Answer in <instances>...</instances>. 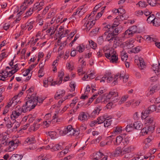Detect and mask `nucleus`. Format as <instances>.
<instances>
[{"label":"nucleus","mask_w":160,"mask_h":160,"mask_svg":"<svg viewBox=\"0 0 160 160\" xmlns=\"http://www.w3.org/2000/svg\"><path fill=\"white\" fill-rule=\"evenodd\" d=\"M93 14L91 12L89 15H87L82 21V28L87 32H88L96 23L95 18Z\"/></svg>","instance_id":"nucleus-1"},{"label":"nucleus","mask_w":160,"mask_h":160,"mask_svg":"<svg viewBox=\"0 0 160 160\" xmlns=\"http://www.w3.org/2000/svg\"><path fill=\"white\" fill-rule=\"evenodd\" d=\"M93 14L91 12L89 15H87L82 21V28L87 32H88L96 23L95 18Z\"/></svg>","instance_id":"nucleus-2"},{"label":"nucleus","mask_w":160,"mask_h":160,"mask_svg":"<svg viewBox=\"0 0 160 160\" xmlns=\"http://www.w3.org/2000/svg\"><path fill=\"white\" fill-rule=\"evenodd\" d=\"M93 14L91 12L89 15H87L82 21V28L87 32H88L96 23L95 18Z\"/></svg>","instance_id":"nucleus-3"},{"label":"nucleus","mask_w":160,"mask_h":160,"mask_svg":"<svg viewBox=\"0 0 160 160\" xmlns=\"http://www.w3.org/2000/svg\"><path fill=\"white\" fill-rule=\"evenodd\" d=\"M118 93L116 91H112L110 92L106 97L103 96L98 98L95 103H97L101 102L102 103H106L111 99L114 102H116L118 101Z\"/></svg>","instance_id":"nucleus-4"},{"label":"nucleus","mask_w":160,"mask_h":160,"mask_svg":"<svg viewBox=\"0 0 160 160\" xmlns=\"http://www.w3.org/2000/svg\"><path fill=\"white\" fill-rule=\"evenodd\" d=\"M6 136H3L2 138L0 140V144L4 146H8L7 149L8 152L12 151L17 148L19 142V141L18 139H16L8 142L6 140Z\"/></svg>","instance_id":"nucleus-5"},{"label":"nucleus","mask_w":160,"mask_h":160,"mask_svg":"<svg viewBox=\"0 0 160 160\" xmlns=\"http://www.w3.org/2000/svg\"><path fill=\"white\" fill-rule=\"evenodd\" d=\"M28 98H29L28 100L22 107V111L24 113L34 109L37 105L36 102L34 101V96H31L30 98L28 97Z\"/></svg>","instance_id":"nucleus-6"},{"label":"nucleus","mask_w":160,"mask_h":160,"mask_svg":"<svg viewBox=\"0 0 160 160\" xmlns=\"http://www.w3.org/2000/svg\"><path fill=\"white\" fill-rule=\"evenodd\" d=\"M105 56L112 63H117L118 62V56L113 49H108L107 52L105 53Z\"/></svg>","instance_id":"nucleus-7"},{"label":"nucleus","mask_w":160,"mask_h":160,"mask_svg":"<svg viewBox=\"0 0 160 160\" xmlns=\"http://www.w3.org/2000/svg\"><path fill=\"white\" fill-rule=\"evenodd\" d=\"M23 112L22 108L21 109L20 106H17L15 110L13 111L12 114L11 115L10 117L12 120H15V119L18 117Z\"/></svg>","instance_id":"nucleus-8"},{"label":"nucleus","mask_w":160,"mask_h":160,"mask_svg":"<svg viewBox=\"0 0 160 160\" xmlns=\"http://www.w3.org/2000/svg\"><path fill=\"white\" fill-rule=\"evenodd\" d=\"M137 28L136 26H133L129 28L124 33V37L125 38L132 37L133 34L137 32Z\"/></svg>","instance_id":"nucleus-9"},{"label":"nucleus","mask_w":160,"mask_h":160,"mask_svg":"<svg viewBox=\"0 0 160 160\" xmlns=\"http://www.w3.org/2000/svg\"><path fill=\"white\" fill-rule=\"evenodd\" d=\"M74 132V129L72 128V126L69 125L66 128H65L63 130L60 131V134L62 136L68 134V135H72V132Z\"/></svg>","instance_id":"nucleus-10"},{"label":"nucleus","mask_w":160,"mask_h":160,"mask_svg":"<svg viewBox=\"0 0 160 160\" xmlns=\"http://www.w3.org/2000/svg\"><path fill=\"white\" fill-rule=\"evenodd\" d=\"M125 73L124 71L121 72L120 73H117L116 75L114 76L113 81L112 82L111 85L112 86H114L118 84L117 80L119 76L120 79H122L123 78L126 77L125 76Z\"/></svg>","instance_id":"nucleus-11"},{"label":"nucleus","mask_w":160,"mask_h":160,"mask_svg":"<svg viewBox=\"0 0 160 160\" xmlns=\"http://www.w3.org/2000/svg\"><path fill=\"white\" fill-rule=\"evenodd\" d=\"M154 128L151 126H148L144 127L141 130V133L142 136H145L149 133H152Z\"/></svg>","instance_id":"nucleus-12"},{"label":"nucleus","mask_w":160,"mask_h":160,"mask_svg":"<svg viewBox=\"0 0 160 160\" xmlns=\"http://www.w3.org/2000/svg\"><path fill=\"white\" fill-rule=\"evenodd\" d=\"M34 21L29 20L24 25H22L21 28L22 29L26 30L27 29L29 31L31 30L33 28Z\"/></svg>","instance_id":"nucleus-13"},{"label":"nucleus","mask_w":160,"mask_h":160,"mask_svg":"<svg viewBox=\"0 0 160 160\" xmlns=\"http://www.w3.org/2000/svg\"><path fill=\"white\" fill-rule=\"evenodd\" d=\"M104 35L107 36L106 40L109 42H110L113 41L114 39L116 40H118V38L115 36L111 32H109L108 33V32H104Z\"/></svg>","instance_id":"nucleus-14"},{"label":"nucleus","mask_w":160,"mask_h":160,"mask_svg":"<svg viewBox=\"0 0 160 160\" xmlns=\"http://www.w3.org/2000/svg\"><path fill=\"white\" fill-rule=\"evenodd\" d=\"M133 42L134 40L132 39H130L129 40L124 42L122 45L123 46V48L125 49H128L132 48L134 46L133 44Z\"/></svg>","instance_id":"nucleus-15"},{"label":"nucleus","mask_w":160,"mask_h":160,"mask_svg":"<svg viewBox=\"0 0 160 160\" xmlns=\"http://www.w3.org/2000/svg\"><path fill=\"white\" fill-rule=\"evenodd\" d=\"M158 88V87L156 85H154L152 87H150L148 91H147V96L149 97L150 95H152L155 92Z\"/></svg>","instance_id":"nucleus-16"},{"label":"nucleus","mask_w":160,"mask_h":160,"mask_svg":"<svg viewBox=\"0 0 160 160\" xmlns=\"http://www.w3.org/2000/svg\"><path fill=\"white\" fill-rule=\"evenodd\" d=\"M135 58V62H136L138 61L139 62V68L141 69H143L145 68V63L144 62L143 58L141 57L138 58V57Z\"/></svg>","instance_id":"nucleus-17"},{"label":"nucleus","mask_w":160,"mask_h":160,"mask_svg":"<svg viewBox=\"0 0 160 160\" xmlns=\"http://www.w3.org/2000/svg\"><path fill=\"white\" fill-rule=\"evenodd\" d=\"M123 151V148L122 149L121 147H118L115 149V151L112 152V156L114 157L119 156L122 154Z\"/></svg>","instance_id":"nucleus-18"},{"label":"nucleus","mask_w":160,"mask_h":160,"mask_svg":"<svg viewBox=\"0 0 160 160\" xmlns=\"http://www.w3.org/2000/svg\"><path fill=\"white\" fill-rule=\"evenodd\" d=\"M78 119L82 122H84L88 119L87 114L83 112L80 113L78 116Z\"/></svg>","instance_id":"nucleus-19"},{"label":"nucleus","mask_w":160,"mask_h":160,"mask_svg":"<svg viewBox=\"0 0 160 160\" xmlns=\"http://www.w3.org/2000/svg\"><path fill=\"white\" fill-rule=\"evenodd\" d=\"M86 12V9L84 8L83 6H81L78 8L76 13L79 14V16H81Z\"/></svg>","instance_id":"nucleus-20"},{"label":"nucleus","mask_w":160,"mask_h":160,"mask_svg":"<svg viewBox=\"0 0 160 160\" xmlns=\"http://www.w3.org/2000/svg\"><path fill=\"white\" fill-rule=\"evenodd\" d=\"M65 94V91L63 90L58 91L55 95V99H58L62 97Z\"/></svg>","instance_id":"nucleus-21"},{"label":"nucleus","mask_w":160,"mask_h":160,"mask_svg":"<svg viewBox=\"0 0 160 160\" xmlns=\"http://www.w3.org/2000/svg\"><path fill=\"white\" fill-rule=\"evenodd\" d=\"M101 109L99 106L96 107L94 111L91 114V117L92 118H94L97 115H98Z\"/></svg>","instance_id":"nucleus-22"},{"label":"nucleus","mask_w":160,"mask_h":160,"mask_svg":"<svg viewBox=\"0 0 160 160\" xmlns=\"http://www.w3.org/2000/svg\"><path fill=\"white\" fill-rule=\"evenodd\" d=\"M154 118L152 117H148L145 119L144 123L147 126L152 124L154 121Z\"/></svg>","instance_id":"nucleus-23"},{"label":"nucleus","mask_w":160,"mask_h":160,"mask_svg":"<svg viewBox=\"0 0 160 160\" xmlns=\"http://www.w3.org/2000/svg\"><path fill=\"white\" fill-rule=\"evenodd\" d=\"M134 149V148L133 146H130L127 147H126L125 146H124L123 148V151L128 153L133 151Z\"/></svg>","instance_id":"nucleus-24"},{"label":"nucleus","mask_w":160,"mask_h":160,"mask_svg":"<svg viewBox=\"0 0 160 160\" xmlns=\"http://www.w3.org/2000/svg\"><path fill=\"white\" fill-rule=\"evenodd\" d=\"M122 127H121L117 126L113 128V131L112 133L116 135L120 133L122 131Z\"/></svg>","instance_id":"nucleus-25"},{"label":"nucleus","mask_w":160,"mask_h":160,"mask_svg":"<svg viewBox=\"0 0 160 160\" xmlns=\"http://www.w3.org/2000/svg\"><path fill=\"white\" fill-rule=\"evenodd\" d=\"M112 118V117L110 116L108 118H106L105 121L104 122V125L105 127H108L110 125L112 122V120L111 119Z\"/></svg>","instance_id":"nucleus-26"},{"label":"nucleus","mask_w":160,"mask_h":160,"mask_svg":"<svg viewBox=\"0 0 160 160\" xmlns=\"http://www.w3.org/2000/svg\"><path fill=\"white\" fill-rule=\"evenodd\" d=\"M108 118V117H107L105 115L100 117L97 119L98 123L100 124L103 123L105 121L106 118Z\"/></svg>","instance_id":"nucleus-27"},{"label":"nucleus","mask_w":160,"mask_h":160,"mask_svg":"<svg viewBox=\"0 0 160 160\" xmlns=\"http://www.w3.org/2000/svg\"><path fill=\"white\" fill-rule=\"evenodd\" d=\"M58 25H57L56 28H55V26H52L49 29L47 30V32L48 33L51 32L50 35H52L54 34L58 28Z\"/></svg>","instance_id":"nucleus-28"},{"label":"nucleus","mask_w":160,"mask_h":160,"mask_svg":"<svg viewBox=\"0 0 160 160\" xmlns=\"http://www.w3.org/2000/svg\"><path fill=\"white\" fill-rule=\"evenodd\" d=\"M149 114L150 113L147 109L143 110L141 113V118L142 119L144 120L148 117V116Z\"/></svg>","instance_id":"nucleus-29"},{"label":"nucleus","mask_w":160,"mask_h":160,"mask_svg":"<svg viewBox=\"0 0 160 160\" xmlns=\"http://www.w3.org/2000/svg\"><path fill=\"white\" fill-rule=\"evenodd\" d=\"M142 124L139 121H137L134 123V128L136 129H140L142 127Z\"/></svg>","instance_id":"nucleus-30"},{"label":"nucleus","mask_w":160,"mask_h":160,"mask_svg":"<svg viewBox=\"0 0 160 160\" xmlns=\"http://www.w3.org/2000/svg\"><path fill=\"white\" fill-rule=\"evenodd\" d=\"M53 144L52 143V145L53 147L52 148V149L54 151L62 150L63 149L62 146L59 144H55L54 146H53Z\"/></svg>","instance_id":"nucleus-31"},{"label":"nucleus","mask_w":160,"mask_h":160,"mask_svg":"<svg viewBox=\"0 0 160 160\" xmlns=\"http://www.w3.org/2000/svg\"><path fill=\"white\" fill-rule=\"evenodd\" d=\"M105 78H106V81L108 83L112 82L113 81L114 77H113L111 75L108 74H105Z\"/></svg>","instance_id":"nucleus-32"},{"label":"nucleus","mask_w":160,"mask_h":160,"mask_svg":"<svg viewBox=\"0 0 160 160\" xmlns=\"http://www.w3.org/2000/svg\"><path fill=\"white\" fill-rule=\"evenodd\" d=\"M22 156L19 154H13L11 157V160H21Z\"/></svg>","instance_id":"nucleus-33"},{"label":"nucleus","mask_w":160,"mask_h":160,"mask_svg":"<svg viewBox=\"0 0 160 160\" xmlns=\"http://www.w3.org/2000/svg\"><path fill=\"white\" fill-rule=\"evenodd\" d=\"M121 56L122 61H125L127 60L128 58L127 54L123 50L121 52Z\"/></svg>","instance_id":"nucleus-34"},{"label":"nucleus","mask_w":160,"mask_h":160,"mask_svg":"<svg viewBox=\"0 0 160 160\" xmlns=\"http://www.w3.org/2000/svg\"><path fill=\"white\" fill-rule=\"evenodd\" d=\"M25 141L28 144L34 143L35 142V137L33 136L28 137L26 139Z\"/></svg>","instance_id":"nucleus-35"},{"label":"nucleus","mask_w":160,"mask_h":160,"mask_svg":"<svg viewBox=\"0 0 160 160\" xmlns=\"http://www.w3.org/2000/svg\"><path fill=\"white\" fill-rule=\"evenodd\" d=\"M32 8H29V9L26 12L25 14L23 15L24 16L23 18H25V19L26 18H28L33 13V12L32 11Z\"/></svg>","instance_id":"nucleus-36"},{"label":"nucleus","mask_w":160,"mask_h":160,"mask_svg":"<svg viewBox=\"0 0 160 160\" xmlns=\"http://www.w3.org/2000/svg\"><path fill=\"white\" fill-rule=\"evenodd\" d=\"M64 75V73L63 71H61L58 72V76L59 78V81H58L59 85L61 83Z\"/></svg>","instance_id":"nucleus-37"},{"label":"nucleus","mask_w":160,"mask_h":160,"mask_svg":"<svg viewBox=\"0 0 160 160\" xmlns=\"http://www.w3.org/2000/svg\"><path fill=\"white\" fill-rule=\"evenodd\" d=\"M106 7L104 6L101 8V11L98 13L97 14L96 16L95 20H96L98 19L102 16L103 13V11L104 10Z\"/></svg>","instance_id":"nucleus-38"},{"label":"nucleus","mask_w":160,"mask_h":160,"mask_svg":"<svg viewBox=\"0 0 160 160\" xmlns=\"http://www.w3.org/2000/svg\"><path fill=\"white\" fill-rule=\"evenodd\" d=\"M47 135H48L52 139H54L56 138L57 132L54 131H50L46 132Z\"/></svg>","instance_id":"nucleus-39"},{"label":"nucleus","mask_w":160,"mask_h":160,"mask_svg":"<svg viewBox=\"0 0 160 160\" xmlns=\"http://www.w3.org/2000/svg\"><path fill=\"white\" fill-rule=\"evenodd\" d=\"M124 14H122V15L119 14V15L115 19V22H116V20L119 22V21L123 20L126 19V17H124Z\"/></svg>","instance_id":"nucleus-40"},{"label":"nucleus","mask_w":160,"mask_h":160,"mask_svg":"<svg viewBox=\"0 0 160 160\" xmlns=\"http://www.w3.org/2000/svg\"><path fill=\"white\" fill-rule=\"evenodd\" d=\"M136 5H138L140 7L143 8H146L148 5V4H147V3L145 2L144 1H140L137 3Z\"/></svg>","instance_id":"nucleus-41"},{"label":"nucleus","mask_w":160,"mask_h":160,"mask_svg":"<svg viewBox=\"0 0 160 160\" xmlns=\"http://www.w3.org/2000/svg\"><path fill=\"white\" fill-rule=\"evenodd\" d=\"M155 17V16L153 14L150 15L147 18V21L149 23H151L152 22L153 24Z\"/></svg>","instance_id":"nucleus-42"},{"label":"nucleus","mask_w":160,"mask_h":160,"mask_svg":"<svg viewBox=\"0 0 160 160\" xmlns=\"http://www.w3.org/2000/svg\"><path fill=\"white\" fill-rule=\"evenodd\" d=\"M150 113L155 111L156 112V106L155 105H152L149 106L147 109Z\"/></svg>","instance_id":"nucleus-43"},{"label":"nucleus","mask_w":160,"mask_h":160,"mask_svg":"<svg viewBox=\"0 0 160 160\" xmlns=\"http://www.w3.org/2000/svg\"><path fill=\"white\" fill-rule=\"evenodd\" d=\"M134 128V123L128 125L126 127V130L127 132H129L132 131Z\"/></svg>","instance_id":"nucleus-44"},{"label":"nucleus","mask_w":160,"mask_h":160,"mask_svg":"<svg viewBox=\"0 0 160 160\" xmlns=\"http://www.w3.org/2000/svg\"><path fill=\"white\" fill-rule=\"evenodd\" d=\"M153 25L155 26H158L160 25V19L157 17H155L154 21L153 22Z\"/></svg>","instance_id":"nucleus-45"},{"label":"nucleus","mask_w":160,"mask_h":160,"mask_svg":"<svg viewBox=\"0 0 160 160\" xmlns=\"http://www.w3.org/2000/svg\"><path fill=\"white\" fill-rule=\"evenodd\" d=\"M2 78H4V79L8 76V72L6 70H3L0 72Z\"/></svg>","instance_id":"nucleus-46"},{"label":"nucleus","mask_w":160,"mask_h":160,"mask_svg":"<svg viewBox=\"0 0 160 160\" xmlns=\"http://www.w3.org/2000/svg\"><path fill=\"white\" fill-rule=\"evenodd\" d=\"M123 138L121 136H118L116 139V143H114V144L115 145H119L123 140Z\"/></svg>","instance_id":"nucleus-47"},{"label":"nucleus","mask_w":160,"mask_h":160,"mask_svg":"<svg viewBox=\"0 0 160 160\" xmlns=\"http://www.w3.org/2000/svg\"><path fill=\"white\" fill-rule=\"evenodd\" d=\"M89 42L91 48L94 49H96L97 47V44L96 43L91 40L89 41Z\"/></svg>","instance_id":"nucleus-48"},{"label":"nucleus","mask_w":160,"mask_h":160,"mask_svg":"<svg viewBox=\"0 0 160 160\" xmlns=\"http://www.w3.org/2000/svg\"><path fill=\"white\" fill-rule=\"evenodd\" d=\"M102 153L100 152H98L95 153L94 156V159L96 160H98L102 157Z\"/></svg>","instance_id":"nucleus-49"},{"label":"nucleus","mask_w":160,"mask_h":160,"mask_svg":"<svg viewBox=\"0 0 160 160\" xmlns=\"http://www.w3.org/2000/svg\"><path fill=\"white\" fill-rule=\"evenodd\" d=\"M130 137L128 136H126V137L124 138L122 142L124 145H126L129 143L130 142Z\"/></svg>","instance_id":"nucleus-50"},{"label":"nucleus","mask_w":160,"mask_h":160,"mask_svg":"<svg viewBox=\"0 0 160 160\" xmlns=\"http://www.w3.org/2000/svg\"><path fill=\"white\" fill-rule=\"evenodd\" d=\"M111 26L109 25H107L105 26L103 28V30L107 32H112Z\"/></svg>","instance_id":"nucleus-51"},{"label":"nucleus","mask_w":160,"mask_h":160,"mask_svg":"<svg viewBox=\"0 0 160 160\" xmlns=\"http://www.w3.org/2000/svg\"><path fill=\"white\" fill-rule=\"evenodd\" d=\"M144 39L148 41H155V38H152L149 36H145L144 37Z\"/></svg>","instance_id":"nucleus-52"},{"label":"nucleus","mask_w":160,"mask_h":160,"mask_svg":"<svg viewBox=\"0 0 160 160\" xmlns=\"http://www.w3.org/2000/svg\"><path fill=\"white\" fill-rule=\"evenodd\" d=\"M99 29V28H97L92 29V31L90 32V35H94L95 34H97V33L98 32Z\"/></svg>","instance_id":"nucleus-53"},{"label":"nucleus","mask_w":160,"mask_h":160,"mask_svg":"<svg viewBox=\"0 0 160 160\" xmlns=\"http://www.w3.org/2000/svg\"><path fill=\"white\" fill-rule=\"evenodd\" d=\"M76 49L79 52L81 53L82 52L84 51L85 48L84 46L79 45L77 47Z\"/></svg>","instance_id":"nucleus-54"},{"label":"nucleus","mask_w":160,"mask_h":160,"mask_svg":"<svg viewBox=\"0 0 160 160\" xmlns=\"http://www.w3.org/2000/svg\"><path fill=\"white\" fill-rule=\"evenodd\" d=\"M114 22H115V20ZM114 23L112 26H111V28L110 29H111L112 31L114 28H116L119 24V22L117 20H116V22H114Z\"/></svg>","instance_id":"nucleus-55"},{"label":"nucleus","mask_w":160,"mask_h":160,"mask_svg":"<svg viewBox=\"0 0 160 160\" xmlns=\"http://www.w3.org/2000/svg\"><path fill=\"white\" fill-rule=\"evenodd\" d=\"M102 5V3H100L99 4L96 5L94 8V10H97L98 11H101V8Z\"/></svg>","instance_id":"nucleus-56"},{"label":"nucleus","mask_w":160,"mask_h":160,"mask_svg":"<svg viewBox=\"0 0 160 160\" xmlns=\"http://www.w3.org/2000/svg\"><path fill=\"white\" fill-rule=\"evenodd\" d=\"M118 38V40H116L114 39L113 41L114 44L116 46H119L120 45V42H122V40L120 38L118 37H116Z\"/></svg>","instance_id":"nucleus-57"},{"label":"nucleus","mask_w":160,"mask_h":160,"mask_svg":"<svg viewBox=\"0 0 160 160\" xmlns=\"http://www.w3.org/2000/svg\"><path fill=\"white\" fill-rule=\"evenodd\" d=\"M51 158L50 155H47L46 157L42 158V156H39L38 158V160H49V158Z\"/></svg>","instance_id":"nucleus-58"},{"label":"nucleus","mask_w":160,"mask_h":160,"mask_svg":"<svg viewBox=\"0 0 160 160\" xmlns=\"http://www.w3.org/2000/svg\"><path fill=\"white\" fill-rule=\"evenodd\" d=\"M128 98V95H125L122 97V98L119 101V103L120 104H121L123 103L124 102L126 101L127 99Z\"/></svg>","instance_id":"nucleus-59"},{"label":"nucleus","mask_w":160,"mask_h":160,"mask_svg":"<svg viewBox=\"0 0 160 160\" xmlns=\"http://www.w3.org/2000/svg\"><path fill=\"white\" fill-rule=\"evenodd\" d=\"M143 12L141 10L137 11L135 12V15L137 17H140L143 14Z\"/></svg>","instance_id":"nucleus-60"},{"label":"nucleus","mask_w":160,"mask_h":160,"mask_svg":"<svg viewBox=\"0 0 160 160\" xmlns=\"http://www.w3.org/2000/svg\"><path fill=\"white\" fill-rule=\"evenodd\" d=\"M75 82H71L70 84V86L71 88V91H74L75 87Z\"/></svg>","instance_id":"nucleus-61"},{"label":"nucleus","mask_w":160,"mask_h":160,"mask_svg":"<svg viewBox=\"0 0 160 160\" xmlns=\"http://www.w3.org/2000/svg\"><path fill=\"white\" fill-rule=\"evenodd\" d=\"M148 3L152 6H154L156 5L155 0H147Z\"/></svg>","instance_id":"nucleus-62"},{"label":"nucleus","mask_w":160,"mask_h":160,"mask_svg":"<svg viewBox=\"0 0 160 160\" xmlns=\"http://www.w3.org/2000/svg\"><path fill=\"white\" fill-rule=\"evenodd\" d=\"M51 121L49 120L48 121V122H47V121H45L43 122V124L44 125L43 127L44 128H47L48 127L51 123Z\"/></svg>","instance_id":"nucleus-63"},{"label":"nucleus","mask_w":160,"mask_h":160,"mask_svg":"<svg viewBox=\"0 0 160 160\" xmlns=\"http://www.w3.org/2000/svg\"><path fill=\"white\" fill-rule=\"evenodd\" d=\"M118 28H114L112 31L111 33L115 36L118 34Z\"/></svg>","instance_id":"nucleus-64"}]
</instances>
